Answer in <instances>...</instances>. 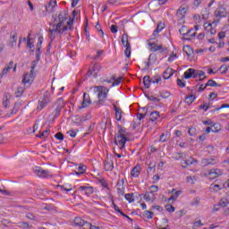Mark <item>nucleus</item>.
I'll return each instance as SVG.
<instances>
[{
  "mask_svg": "<svg viewBox=\"0 0 229 229\" xmlns=\"http://www.w3.org/2000/svg\"><path fill=\"white\" fill-rule=\"evenodd\" d=\"M74 24V18H71L69 16V11L64 10L60 13L57 17L54 19L53 23L50 24L52 28L49 29V38L50 40H55V33H58V35H64L65 31L72 30Z\"/></svg>",
  "mask_w": 229,
  "mask_h": 229,
  "instance_id": "f257e3e1",
  "label": "nucleus"
},
{
  "mask_svg": "<svg viewBox=\"0 0 229 229\" xmlns=\"http://www.w3.org/2000/svg\"><path fill=\"white\" fill-rule=\"evenodd\" d=\"M37 64H38V60L36 59V61H32L31 62V67H30V75L28 73H25L23 75V79L21 81V83H23V85H26V83H29L30 85H31V83H33V80L35 78V67H37Z\"/></svg>",
  "mask_w": 229,
  "mask_h": 229,
  "instance_id": "f03ea898",
  "label": "nucleus"
},
{
  "mask_svg": "<svg viewBox=\"0 0 229 229\" xmlns=\"http://www.w3.org/2000/svg\"><path fill=\"white\" fill-rule=\"evenodd\" d=\"M109 90L110 89H106L105 86H95V92H98V98L99 99V105L105 103V99H106Z\"/></svg>",
  "mask_w": 229,
  "mask_h": 229,
  "instance_id": "7ed1b4c3",
  "label": "nucleus"
},
{
  "mask_svg": "<svg viewBox=\"0 0 229 229\" xmlns=\"http://www.w3.org/2000/svg\"><path fill=\"white\" fill-rule=\"evenodd\" d=\"M51 95L49 93V91H46L43 95V98H41V100L38 101V110H44V108H46V106H47L48 103H51Z\"/></svg>",
  "mask_w": 229,
  "mask_h": 229,
  "instance_id": "20e7f679",
  "label": "nucleus"
},
{
  "mask_svg": "<svg viewBox=\"0 0 229 229\" xmlns=\"http://www.w3.org/2000/svg\"><path fill=\"white\" fill-rule=\"evenodd\" d=\"M214 15L217 19H223V17H226V15H228V12L226 11V8L220 6L215 11ZM219 19L214 20L213 24H217V22H219Z\"/></svg>",
  "mask_w": 229,
  "mask_h": 229,
  "instance_id": "39448f33",
  "label": "nucleus"
},
{
  "mask_svg": "<svg viewBox=\"0 0 229 229\" xmlns=\"http://www.w3.org/2000/svg\"><path fill=\"white\" fill-rule=\"evenodd\" d=\"M129 139L126 137V135H116L114 136V143L116 146H119L120 149H124V146L126 144V141H128Z\"/></svg>",
  "mask_w": 229,
  "mask_h": 229,
  "instance_id": "423d86ee",
  "label": "nucleus"
},
{
  "mask_svg": "<svg viewBox=\"0 0 229 229\" xmlns=\"http://www.w3.org/2000/svg\"><path fill=\"white\" fill-rule=\"evenodd\" d=\"M55 105H57V106L53 113V121H55V119H56L62 113V108H64V98H58Z\"/></svg>",
  "mask_w": 229,
  "mask_h": 229,
  "instance_id": "0eeeda50",
  "label": "nucleus"
},
{
  "mask_svg": "<svg viewBox=\"0 0 229 229\" xmlns=\"http://www.w3.org/2000/svg\"><path fill=\"white\" fill-rule=\"evenodd\" d=\"M221 174H223V172H221V170L217 168H213L208 171V177L209 178V180H214L218 176H221Z\"/></svg>",
  "mask_w": 229,
  "mask_h": 229,
  "instance_id": "6e6552de",
  "label": "nucleus"
},
{
  "mask_svg": "<svg viewBox=\"0 0 229 229\" xmlns=\"http://www.w3.org/2000/svg\"><path fill=\"white\" fill-rule=\"evenodd\" d=\"M90 105H92L90 96H89L87 93H84L82 106L79 107V110H81V108H87V106H90Z\"/></svg>",
  "mask_w": 229,
  "mask_h": 229,
  "instance_id": "1a4fd4ad",
  "label": "nucleus"
},
{
  "mask_svg": "<svg viewBox=\"0 0 229 229\" xmlns=\"http://www.w3.org/2000/svg\"><path fill=\"white\" fill-rule=\"evenodd\" d=\"M35 173L39 176V178H49V176H52L49 171L42 168L36 169Z\"/></svg>",
  "mask_w": 229,
  "mask_h": 229,
  "instance_id": "9d476101",
  "label": "nucleus"
},
{
  "mask_svg": "<svg viewBox=\"0 0 229 229\" xmlns=\"http://www.w3.org/2000/svg\"><path fill=\"white\" fill-rule=\"evenodd\" d=\"M148 46L150 47V51L152 53H157V51H161V53H164V47L162 45H157L155 42L148 43Z\"/></svg>",
  "mask_w": 229,
  "mask_h": 229,
  "instance_id": "9b49d317",
  "label": "nucleus"
},
{
  "mask_svg": "<svg viewBox=\"0 0 229 229\" xmlns=\"http://www.w3.org/2000/svg\"><path fill=\"white\" fill-rule=\"evenodd\" d=\"M114 106V110L115 112V119L116 121H121L123 119V109H121V107H117V106H115V104H113Z\"/></svg>",
  "mask_w": 229,
  "mask_h": 229,
  "instance_id": "f8f14e48",
  "label": "nucleus"
},
{
  "mask_svg": "<svg viewBox=\"0 0 229 229\" xmlns=\"http://www.w3.org/2000/svg\"><path fill=\"white\" fill-rule=\"evenodd\" d=\"M143 199H145V201H151L153 203V201L157 199V197L155 196V193H151V191H146L143 196Z\"/></svg>",
  "mask_w": 229,
  "mask_h": 229,
  "instance_id": "ddd939ff",
  "label": "nucleus"
},
{
  "mask_svg": "<svg viewBox=\"0 0 229 229\" xmlns=\"http://www.w3.org/2000/svg\"><path fill=\"white\" fill-rule=\"evenodd\" d=\"M55 6H56V0H50V2L45 6L47 13H51Z\"/></svg>",
  "mask_w": 229,
  "mask_h": 229,
  "instance_id": "4468645a",
  "label": "nucleus"
},
{
  "mask_svg": "<svg viewBox=\"0 0 229 229\" xmlns=\"http://www.w3.org/2000/svg\"><path fill=\"white\" fill-rule=\"evenodd\" d=\"M13 68V61H11L7 66H5L0 73L1 78L8 74V71Z\"/></svg>",
  "mask_w": 229,
  "mask_h": 229,
  "instance_id": "2eb2a0df",
  "label": "nucleus"
},
{
  "mask_svg": "<svg viewBox=\"0 0 229 229\" xmlns=\"http://www.w3.org/2000/svg\"><path fill=\"white\" fill-rule=\"evenodd\" d=\"M192 31H194V29H191L186 33H182L183 40H191L189 37H196V32L192 33Z\"/></svg>",
  "mask_w": 229,
  "mask_h": 229,
  "instance_id": "dca6fc26",
  "label": "nucleus"
},
{
  "mask_svg": "<svg viewBox=\"0 0 229 229\" xmlns=\"http://www.w3.org/2000/svg\"><path fill=\"white\" fill-rule=\"evenodd\" d=\"M113 206H114L115 212H118V214H121V216H123V217H126V219H128L129 221H133V219L129 217L128 215L124 214V212H123V210H121V208H119L118 205H115L114 203H113Z\"/></svg>",
  "mask_w": 229,
  "mask_h": 229,
  "instance_id": "f3484780",
  "label": "nucleus"
},
{
  "mask_svg": "<svg viewBox=\"0 0 229 229\" xmlns=\"http://www.w3.org/2000/svg\"><path fill=\"white\" fill-rule=\"evenodd\" d=\"M16 44H17V32H15L14 34L11 32L9 46L10 47H13V46H16Z\"/></svg>",
  "mask_w": 229,
  "mask_h": 229,
  "instance_id": "a211bd4d",
  "label": "nucleus"
},
{
  "mask_svg": "<svg viewBox=\"0 0 229 229\" xmlns=\"http://www.w3.org/2000/svg\"><path fill=\"white\" fill-rule=\"evenodd\" d=\"M151 60L153 63L157 62V55L150 54L148 56V62L145 63L146 66L145 69H149V66L151 65Z\"/></svg>",
  "mask_w": 229,
  "mask_h": 229,
  "instance_id": "6ab92c4d",
  "label": "nucleus"
},
{
  "mask_svg": "<svg viewBox=\"0 0 229 229\" xmlns=\"http://www.w3.org/2000/svg\"><path fill=\"white\" fill-rule=\"evenodd\" d=\"M104 169L105 171H112L114 169V161H104Z\"/></svg>",
  "mask_w": 229,
  "mask_h": 229,
  "instance_id": "aec40b11",
  "label": "nucleus"
},
{
  "mask_svg": "<svg viewBox=\"0 0 229 229\" xmlns=\"http://www.w3.org/2000/svg\"><path fill=\"white\" fill-rule=\"evenodd\" d=\"M204 29L206 30V31H209L211 35H216V30L212 28V23H204Z\"/></svg>",
  "mask_w": 229,
  "mask_h": 229,
  "instance_id": "412c9836",
  "label": "nucleus"
},
{
  "mask_svg": "<svg viewBox=\"0 0 229 229\" xmlns=\"http://www.w3.org/2000/svg\"><path fill=\"white\" fill-rule=\"evenodd\" d=\"M143 85L145 89H149V87H151V77H149V75H146L143 78Z\"/></svg>",
  "mask_w": 229,
  "mask_h": 229,
  "instance_id": "4be33fe9",
  "label": "nucleus"
},
{
  "mask_svg": "<svg viewBox=\"0 0 229 229\" xmlns=\"http://www.w3.org/2000/svg\"><path fill=\"white\" fill-rule=\"evenodd\" d=\"M92 71H93V72H94L93 78H98V72H99V71H101V64H98V63L95 64L93 65Z\"/></svg>",
  "mask_w": 229,
  "mask_h": 229,
  "instance_id": "5701e85b",
  "label": "nucleus"
},
{
  "mask_svg": "<svg viewBox=\"0 0 229 229\" xmlns=\"http://www.w3.org/2000/svg\"><path fill=\"white\" fill-rule=\"evenodd\" d=\"M185 13H187V9L185 7H181L177 10L176 16L182 19L185 17Z\"/></svg>",
  "mask_w": 229,
  "mask_h": 229,
  "instance_id": "b1692460",
  "label": "nucleus"
},
{
  "mask_svg": "<svg viewBox=\"0 0 229 229\" xmlns=\"http://www.w3.org/2000/svg\"><path fill=\"white\" fill-rule=\"evenodd\" d=\"M183 52L187 55V56H191L194 53V50L192 47H191V46L186 45L183 47Z\"/></svg>",
  "mask_w": 229,
  "mask_h": 229,
  "instance_id": "393cba45",
  "label": "nucleus"
},
{
  "mask_svg": "<svg viewBox=\"0 0 229 229\" xmlns=\"http://www.w3.org/2000/svg\"><path fill=\"white\" fill-rule=\"evenodd\" d=\"M173 76V69L167 68L164 72H163V78L164 80H169Z\"/></svg>",
  "mask_w": 229,
  "mask_h": 229,
  "instance_id": "a878e982",
  "label": "nucleus"
},
{
  "mask_svg": "<svg viewBox=\"0 0 229 229\" xmlns=\"http://www.w3.org/2000/svg\"><path fill=\"white\" fill-rule=\"evenodd\" d=\"M73 225L74 226H83L85 225V220L81 219V217H75Z\"/></svg>",
  "mask_w": 229,
  "mask_h": 229,
  "instance_id": "bb28decb",
  "label": "nucleus"
},
{
  "mask_svg": "<svg viewBox=\"0 0 229 229\" xmlns=\"http://www.w3.org/2000/svg\"><path fill=\"white\" fill-rule=\"evenodd\" d=\"M159 116H160V113L158 111H153L150 113L149 121H151L152 123H155V121H157V119H158Z\"/></svg>",
  "mask_w": 229,
  "mask_h": 229,
  "instance_id": "cd10ccee",
  "label": "nucleus"
},
{
  "mask_svg": "<svg viewBox=\"0 0 229 229\" xmlns=\"http://www.w3.org/2000/svg\"><path fill=\"white\" fill-rule=\"evenodd\" d=\"M125 50H124V55L127 58H130V56H131V46L130 45V43H127L126 45H124Z\"/></svg>",
  "mask_w": 229,
  "mask_h": 229,
  "instance_id": "c85d7f7f",
  "label": "nucleus"
},
{
  "mask_svg": "<svg viewBox=\"0 0 229 229\" xmlns=\"http://www.w3.org/2000/svg\"><path fill=\"white\" fill-rule=\"evenodd\" d=\"M139 169H140V167L139 166L133 167L131 172V176H133V178H137L140 174V170Z\"/></svg>",
  "mask_w": 229,
  "mask_h": 229,
  "instance_id": "c756f323",
  "label": "nucleus"
},
{
  "mask_svg": "<svg viewBox=\"0 0 229 229\" xmlns=\"http://www.w3.org/2000/svg\"><path fill=\"white\" fill-rule=\"evenodd\" d=\"M164 28H165V26H164V23L162 22H158L157 26V29L154 30L153 32V36L154 37H157V33H160L161 30H164Z\"/></svg>",
  "mask_w": 229,
  "mask_h": 229,
  "instance_id": "7c9ffc66",
  "label": "nucleus"
},
{
  "mask_svg": "<svg viewBox=\"0 0 229 229\" xmlns=\"http://www.w3.org/2000/svg\"><path fill=\"white\" fill-rule=\"evenodd\" d=\"M193 75H194V69L193 68H190V69H188V71H186L184 72L185 80H189V79L192 78Z\"/></svg>",
  "mask_w": 229,
  "mask_h": 229,
  "instance_id": "2f4dec72",
  "label": "nucleus"
},
{
  "mask_svg": "<svg viewBox=\"0 0 229 229\" xmlns=\"http://www.w3.org/2000/svg\"><path fill=\"white\" fill-rule=\"evenodd\" d=\"M195 99H196V96L189 95L185 98V103H187V105H192Z\"/></svg>",
  "mask_w": 229,
  "mask_h": 229,
  "instance_id": "473e14b6",
  "label": "nucleus"
},
{
  "mask_svg": "<svg viewBox=\"0 0 229 229\" xmlns=\"http://www.w3.org/2000/svg\"><path fill=\"white\" fill-rule=\"evenodd\" d=\"M24 89H25L24 86L18 87L17 90L14 93L15 98H21L22 94H24Z\"/></svg>",
  "mask_w": 229,
  "mask_h": 229,
  "instance_id": "72a5a7b5",
  "label": "nucleus"
},
{
  "mask_svg": "<svg viewBox=\"0 0 229 229\" xmlns=\"http://www.w3.org/2000/svg\"><path fill=\"white\" fill-rule=\"evenodd\" d=\"M82 229H99V227L96 226V225H92V224L85 221L84 225H82Z\"/></svg>",
  "mask_w": 229,
  "mask_h": 229,
  "instance_id": "f704fd0d",
  "label": "nucleus"
},
{
  "mask_svg": "<svg viewBox=\"0 0 229 229\" xmlns=\"http://www.w3.org/2000/svg\"><path fill=\"white\" fill-rule=\"evenodd\" d=\"M3 105L4 108H8V105H10V93L5 94Z\"/></svg>",
  "mask_w": 229,
  "mask_h": 229,
  "instance_id": "c9c22d12",
  "label": "nucleus"
},
{
  "mask_svg": "<svg viewBox=\"0 0 229 229\" xmlns=\"http://www.w3.org/2000/svg\"><path fill=\"white\" fill-rule=\"evenodd\" d=\"M209 190L211 191L219 192V191H221V186L219 184L212 183L209 186Z\"/></svg>",
  "mask_w": 229,
  "mask_h": 229,
  "instance_id": "e433bc0d",
  "label": "nucleus"
},
{
  "mask_svg": "<svg viewBox=\"0 0 229 229\" xmlns=\"http://www.w3.org/2000/svg\"><path fill=\"white\" fill-rule=\"evenodd\" d=\"M112 80L114 82L112 83L111 87H117V85L121 84L123 77H119L118 79H115V76H113Z\"/></svg>",
  "mask_w": 229,
  "mask_h": 229,
  "instance_id": "4c0bfd02",
  "label": "nucleus"
},
{
  "mask_svg": "<svg viewBox=\"0 0 229 229\" xmlns=\"http://www.w3.org/2000/svg\"><path fill=\"white\" fill-rule=\"evenodd\" d=\"M72 123H74L75 124H79V125L82 124L81 116H80V115H74V116H72Z\"/></svg>",
  "mask_w": 229,
  "mask_h": 229,
  "instance_id": "58836bf2",
  "label": "nucleus"
},
{
  "mask_svg": "<svg viewBox=\"0 0 229 229\" xmlns=\"http://www.w3.org/2000/svg\"><path fill=\"white\" fill-rule=\"evenodd\" d=\"M206 87H221V84H218V83L216 82V81H214V80H209V81L206 83Z\"/></svg>",
  "mask_w": 229,
  "mask_h": 229,
  "instance_id": "ea45409f",
  "label": "nucleus"
},
{
  "mask_svg": "<svg viewBox=\"0 0 229 229\" xmlns=\"http://www.w3.org/2000/svg\"><path fill=\"white\" fill-rule=\"evenodd\" d=\"M198 76L199 80L197 81H203V80L207 79V76L205 75V72L198 70Z\"/></svg>",
  "mask_w": 229,
  "mask_h": 229,
  "instance_id": "a19ab883",
  "label": "nucleus"
},
{
  "mask_svg": "<svg viewBox=\"0 0 229 229\" xmlns=\"http://www.w3.org/2000/svg\"><path fill=\"white\" fill-rule=\"evenodd\" d=\"M182 194L181 191H175L169 199L168 201H174Z\"/></svg>",
  "mask_w": 229,
  "mask_h": 229,
  "instance_id": "79ce46f5",
  "label": "nucleus"
},
{
  "mask_svg": "<svg viewBox=\"0 0 229 229\" xmlns=\"http://www.w3.org/2000/svg\"><path fill=\"white\" fill-rule=\"evenodd\" d=\"M150 80L151 83H160V81H162V77L160 75H155Z\"/></svg>",
  "mask_w": 229,
  "mask_h": 229,
  "instance_id": "37998d69",
  "label": "nucleus"
},
{
  "mask_svg": "<svg viewBox=\"0 0 229 229\" xmlns=\"http://www.w3.org/2000/svg\"><path fill=\"white\" fill-rule=\"evenodd\" d=\"M124 198L127 201H129V203H133V201H135L133 199V193H127L125 194Z\"/></svg>",
  "mask_w": 229,
  "mask_h": 229,
  "instance_id": "c03bdc74",
  "label": "nucleus"
},
{
  "mask_svg": "<svg viewBox=\"0 0 229 229\" xmlns=\"http://www.w3.org/2000/svg\"><path fill=\"white\" fill-rule=\"evenodd\" d=\"M41 49L42 47H37L36 48V60H38V62H40V55H42Z\"/></svg>",
  "mask_w": 229,
  "mask_h": 229,
  "instance_id": "a18cd8bd",
  "label": "nucleus"
},
{
  "mask_svg": "<svg viewBox=\"0 0 229 229\" xmlns=\"http://www.w3.org/2000/svg\"><path fill=\"white\" fill-rule=\"evenodd\" d=\"M31 34H29L28 38H27V46L28 47H30V49H33V47H35V46L33 45V42H31Z\"/></svg>",
  "mask_w": 229,
  "mask_h": 229,
  "instance_id": "49530a36",
  "label": "nucleus"
},
{
  "mask_svg": "<svg viewBox=\"0 0 229 229\" xmlns=\"http://www.w3.org/2000/svg\"><path fill=\"white\" fill-rule=\"evenodd\" d=\"M192 162H194V159L192 157H190V159H187L182 163V167H187L188 165H192Z\"/></svg>",
  "mask_w": 229,
  "mask_h": 229,
  "instance_id": "de8ad7c7",
  "label": "nucleus"
},
{
  "mask_svg": "<svg viewBox=\"0 0 229 229\" xmlns=\"http://www.w3.org/2000/svg\"><path fill=\"white\" fill-rule=\"evenodd\" d=\"M122 44H123V46H126V44H130V41L128 40V34H123V35Z\"/></svg>",
  "mask_w": 229,
  "mask_h": 229,
  "instance_id": "09e8293b",
  "label": "nucleus"
},
{
  "mask_svg": "<svg viewBox=\"0 0 229 229\" xmlns=\"http://www.w3.org/2000/svg\"><path fill=\"white\" fill-rule=\"evenodd\" d=\"M220 207H222L223 208H225V207H227L228 206V199H222L220 201H219V204Z\"/></svg>",
  "mask_w": 229,
  "mask_h": 229,
  "instance_id": "8fccbe9b",
  "label": "nucleus"
},
{
  "mask_svg": "<svg viewBox=\"0 0 229 229\" xmlns=\"http://www.w3.org/2000/svg\"><path fill=\"white\" fill-rule=\"evenodd\" d=\"M171 96V93L169 91H161L160 97L163 98V99H167Z\"/></svg>",
  "mask_w": 229,
  "mask_h": 229,
  "instance_id": "3c124183",
  "label": "nucleus"
},
{
  "mask_svg": "<svg viewBox=\"0 0 229 229\" xmlns=\"http://www.w3.org/2000/svg\"><path fill=\"white\" fill-rule=\"evenodd\" d=\"M90 119H91L90 114H87L86 115L81 116V121L82 123H85V121H90Z\"/></svg>",
  "mask_w": 229,
  "mask_h": 229,
  "instance_id": "603ef678",
  "label": "nucleus"
},
{
  "mask_svg": "<svg viewBox=\"0 0 229 229\" xmlns=\"http://www.w3.org/2000/svg\"><path fill=\"white\" fill-rule=\"evenodd\" d=\"M20 225L22 226L24 229L33 228V226L30 225L28 222H20Z\"/></svg>",
  "mask_w": 229,
  "mask_h": 229,
  "instance_id": "864d4df0",
  "label": "nucleus"
},
{
  "mask_svg": "<svg viewBox=\"0 0 229 229\" xmlns=\"http://www.w3.org/2000/svg\"><path fill=\"white\" fill-rule=\"evenodd\" d=\"M187 182H188V183L194 185V183H196V177L195 176H188Z\"/></svg>",
  "mask_w": 229,
  "mask_h": 229,
  "instance_id": "5fc2aeb1",
  "label": "nucleus"
},
{
  "mask_svg": "<svg viewBox=\"0 0 229 229\" xmlns=\"http://www.w3.org/2000/svg\"><path fill=\"white\" fill-rule=\"evenodd\" d=\"M117 189H124V179L118 180Z\"/></svg>",
  "mask_w": 229,
  "mask_h": 229,
  "instance_id": "6e6d98bb",
  "label": "nucleus"
},
{
  "mask_svg": "<svg viewBox=\"0 0 229 229\" xmlns=\"http://www.w3.org/2000/svg\"><path fill=\"white\" fill-rule=\"evenodd\" d=\"M86 196H90V194H94V188L92 186L88 187L85 191Z\"/></svg>",
  "mask_w": 229,
  "mask_h": 229,
  "instance_id": "4d7b16f0",
  "label": "nucleus"
},
{
  "mask_svg": "<svg viewBox=\"0 0 229 229\" xmlns=\"http://www.w3.org/2000/svg\"><path fill=\"white\" fill-rule=\"evenodd\" d=\"M148 192H151L152 194H155V192H158V186L157 185L150 186Z\"/></svg>",
  "mask_w": 229,
  "mask_h": 229,
  "instance_id": "13d9d810",
  "label": "nucleus"
},
{
  "mask_svg": "<svg viewBox=\"0 0 229 229\" xmlns=\"http://www.w3.org/2000/svg\"><path fill=\"white\" fill-rule=\"evenodd\" d=\"M220 71H222L221 74H226L228 72V66L226 64L221 65Z\"/></svg>",
  "mask_w": 229,
  "mask_h": 229,
  "instance_id": "bf43d9fd",
  "label": "nucleus"
},
{
  "mask_svg": "<svg viewBox=\"0 0 229 229\" xmlns=\"http://www.w3.org/2000/svg\"><path fill=\"white\" fill-rule=\"evenodd\" d=\"M205 131H206V133H210V131H212L213 133H217V131H219V129H214L212 127H208Z\"/></svg>",
  "mask_w": 229,
  "mask_h": 229,
  "instance_id": "052dcab7",
  "label": "nucleus"
},
{
  "mask_svg": "<svg viewBox=\"0 0 229 229\" xmlns=\"http://www.w3.org/2000/svg\"><path fill=\"white\" fill-rule=\"evenodd\" d=\"M153 212L149 211V210H146L145 211V216L147 217V219H153Z\"/></svg>",
  "mask_w": 229,
  "mask_h": 229,
  "instance_id": "680f3d73",
  "label": "nucleus"
},
{
  "mask_svg": "<svg viewBox=\"0 0 229 229\" xmlns=\"http://www.w3.org/2000/svg\"><path fill=\"white\" fill-rule=\"evenodd\" d=\"M51 131L49 129H47L46 131H44L40 135H37V137H38L39 139H42L43 137H47V133Z\"/></svg>",
  "mask_w": 229,
  "mask_h": 229,
  "instance_id": "e2e57ef3",
  "label": "nucleus"
},
{
  "mask_svg": "<svg viewBox=\"0 0 229 229\" xmlns=\"http://www.w3.org/2000/svg\"><path fill=\"white\" fill-rule=\"evenodd\" d=\"M165 209L167 212H170V214H173L174 212V207L172 205H165Z\"/></svg>",
  "mask_w": 229,
  "mask_h": 229,
  "instance_id": "0e129e2a",
  "label": "nucleus"
},
{
  "mask_svg": "<svg viewBox=\"0 0 229 229\" xmlns=\"http://www.w3.org/2000/svg\"><path fill=\"white\" fill-rule=\"evenodd\" d=\"M157 167V163H155V162H151V163H149V165H148V169L150 170V171H153V173H155V168Z\"/></svg>",
  "mask_w": 229,
  "mask_h": 229,
  "instance_id": "69168bd1",
  "label": "nucleus"
},
{
  "mask_svg": "<svg viewBox=\"0 0 229 229\" xmlns=\"http://www.w3.org/2000/svg\"><path fill=\"white\" fill-rule=\"evenodd\" d=\"M55 138L57 139V140H64V134L62 132H57L55 134Z\"/></svg>",
  "mask_w": 229,
  "mask_h": 229,
  "instance_id": "338daca9",
  "label": "nucleus"
},
{
  "mask_svg": "<svg viewBox=\"0 0 229 229\" xmlns=\"http://www.w3.org/2000/svg\"><path fill=\"white\" fill-rule=\"evenodd\" d=\"M177 85L181 89H183L185 87V82L183 81H182L181 79H177Z\"/></svg>",
  "mask_w": 229,
  "mask_h": 229,
  "instance_id": "774afa93",
  "label": "nucleus"
}]
</instances>
